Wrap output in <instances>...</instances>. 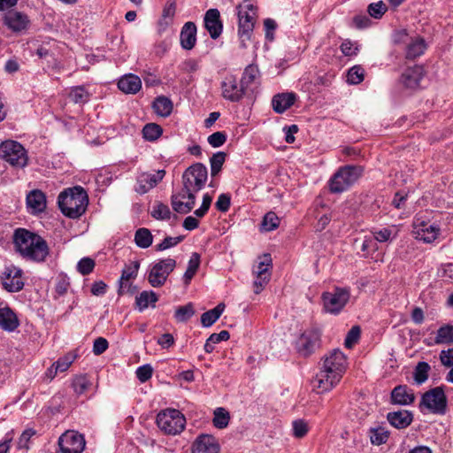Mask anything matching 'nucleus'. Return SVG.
<instances>
[{"mask_svg":"<svg viewBox=\"0 0 453 453\" xmlns=\"http://www.w3.org/2000/svg\"><path fill=\"white\" fill-rule=\"evenodd\" d=\"M320 335L321 332L315 327L303 331L296 342L297 352L305 357L311 356L319 348Z\"/></svg>","mask_w":453,"mask_h":453,"instance_id":"nucleus-12","label":"nucleus"},{"mask_svg":"<svg viewBox=\"0 0 453 453\" xmlns=\"http://www.w3.org/2000/svg\"><path fill=\"white\" fill-rule=\"evenodd\" d=\"M195 314V308L192 303L179 306L174 313V318L178 322H186Z\"/></svg>","mask_w":453,"mask_h":453,"instance_id":"nucleus-40","label":"nucleus"},{"mask_svg":"<svg viewBox=\"0 0 453 453\" xmlns=\"http://www.w3.org/2000/svg\"><path fill=\"white\" fill-rule=\"evenodd\" d=\"M3 23L12 33L20 34L28 29L31 21L26 13L11 10L4 14Z\"/></svg>","mask_w":453,"mask_h":453,"instance_id":"nucleus-17","label":"nucleus"},{"mask_svg":"<svg viewBox=\"0 0 453 453\" xmlns=\"http://www.w3.org/2000/svg\"><path fill=\"white\" fill-rule=\"evenodd\" d=\"M186 418L177 409L166 408L160 411L156 418V424L159 430L166 435H178L186 427Z\"/></svg>","mask_w":453,"mask_h":453,"instance_id":"nucleus-5","label":"nucleus"},{"mask_svg":"<svg viewBox=\"0 0 453 453\" xmlns=\"http://www.w3.org/2000/svg\"><path fill=\"white\" fill-rule=\"evenodd\" d=\"M394 41L396 44L403 46L404 57L408 60L419 58L427 49V43L422 36L410 35L406 30L397 31L394 35Z\"/></svg>","mask_w":453,"mask_h":453,"instance_id":"nucleus-6","label":"nucleus"},{"mask_svg":"<svg viewBox=\"0 0 453 453\" xmlns=\"http://www.w3.org/2000/svg\"><path fill=\"white\" fill-rule=\"evenodd\" d=\"M140 268L139 261H133L128 265H125L121 276L118 281L119 289L118 295L123 296L127 293H134V290H131L132 283L131 280H134L137 277L138 271Z\"/></svg>","mask_w":453,"mask_h":453,"instance_id":"nucleus-18","label":"nucleus"},{"mask_svg":"<svg viewBox=\"0 0 453 453\" xmlns=\"http://www.w3.org/2000/svg\"><path fill=\"white\" fill-rule=\"evenodd\" d=\"M219 445L210 434L199 435L192 444L191 453H219Z\"/></svg>","mask_w":453,"mask_h":453,"instance_id":"nucleus-21","label":"nucleus"},{"mask_svg":"<svg viewBox=\"0 0 453 453\" xmlns=\"http://www.w3.org/2000/svg\"><path fill=\"white\" fill-rule=\"evenodd\" d=\"M222 96L224 98L232 101H239L244 95L245 87L234 75H226L221 83Z\"/></svg>","mask_w":453,"mask_h":453,"instance_id":"nucleus-19","label":"nucleus"},{"mask_svg":"<svg viewBox=\"0 0 453 453\" xmlns=\"http://www.w3.org/2000/svg\"><path fill=\"white\" fill-rule=\"evenodd\" d=\"M73 387L76 394L85 393L90 387V382L85 375H80L74 378Z\"/></svg>","mask_w":453,"mask_h":453,"instance_id":"nucleus-51","label":"nucleus"},{"mask_svg":"<svg viewBox=\"0 0 453 453\" xmlns=\"http://www.w3.org/2000/svg\"><path fill=\"white\" fill-rule=\"evenodd\" d=\"M440 360L444 366L450 367L453 365V349L441 350L440 353Z\"/></svg>","mask_w":453,"mask_h":453,"instance_id":"nucleus-63","label":"nucleus"},{"mask_svg":"<svg viewBox=\"0 0 453 453\" xmlns=\"http://www.w3.org/2000/svg\"><path fill=\"white\" fill-rule=\"evenodd\" d=\"M153 369L150 365H144L137 368L136 377L141 382H146L152 376Z\"/></svg>","mask_w":453,"mask_h":453,"instance_id":"nucleus-58","label":"nucleus"},{"mask_svg":"<svg viewBox=\"0 0 453 453\" xmlns=\"http://www.w3.org/2000/svg\"><path fill=\"white\" fill-rule=\"evenodd\" d=\"M230 203H231L230 196L227 194H221L218 197L215 206L219 211L226 212L229 210Z\"/></svg>","mask_w":453,"mask_h":453,"instance_id":"nucleus-60","label":"nucleus"},{"mask_svg":"<svg viewBox=\"0 0 453 453\" xmlns=\"http://www.w3.org/2000/svg\"><path fill=\"white\" fill-rule=\"evenodd\" d=\"M258 75V69L255 65H248L242 74L241 82L243 84L245 88L255 81Z\"/></svg>","mask_w":453,"mask_h":453,"instance_id":"nucleus-49","label":"nucleus"},{"mask_svg":"<svg viewBox=\"0 0 453 453\" xmlns=\"http://www.w3.org/2000/svg\"><path fill=\"white\" fill-rule=\"evenodd\" d=\"M371 442L374 445L385 443L388 438V433L383 427L371 428L369 431Z\"/></svg>","mask_w":453,"mask_h":453,"instance_id":"nucleus-42","label":"nucleus"},{"mask_svg":"<svg viewBox=\"0 0 453 453\" xmlns=\"http://www.w3.org/2000/svg\"><path fill=\"white\" fill-rule=\"evenodd\" d=\"M347 369V357L343 352L334 349L324 359L320 371L314 378L313 388L322 394L333 389L341 380Z\"/></svg>","mask_w":453,"mask_h":453,"instance_id":"nucleus-2","label":"nucleus"},{"mask_svg":"<svg viewBox=\"0 0 453 453\" xmlns=\"http://www.w3.org/2000/svg\"><path fill=\"white\" fill-rule=\"evenodd\" d=\"M183 236H167L165 237L161 243L157 244L156 246V250L157 251H163L165 250L170 249L172 247L176 246L178 243L182 242Z\"/></svg>","mask_w":453,"mask_h":453,"instance_id":"nucleus-55","label":"nucleus"},{"mask_svg":"<svg viewBox=\"0 0 453 453\" xmlns=\"http://www.w3.org/2000/svg\"><path fill=\"white\" fill-rule=\"evenodd\" d=\"M280 225V218L273 212H267L263 219L261 227L265 231H273Z\"/></svg>","mask_w":453,"mask_h":453,"instance_id":"nucleus-43","label":"nucleus"},{"mask_svg":"<svg viewBox=\"0 0 453 453\" xmlns=\"http://www.w3.org/2000/svg\"><path fill=\"white\" fill-rule=\"evenodd\" d=\"M153 236L147 228H139L134 234L135 244L142 249H147L152 244Z\"/></svg>","mask_w":453,"mask_h":453,"instance_id":"nucleus-33","label":"nucleus"},{"mask_svg":"<svg viewBox=\"0 0 453 453\" xmlns=\"http://www.w3.org/2000/svg\"><path fill=\"white\" fill-rule=\"evenodd\" d=\"M388 8L382 1L372 3L368 5L367 12L372 18L380 19Z\"/></svg>","mask_w":453,"mask_h":453,"instance_id":"nucleus-52","label":"nucleus"},{"mask_svg":"<svg viewBox=\"0 0 453 453\" xmlns=\"http://www.w3.org/2000/svg\"><path fill=\"white\" fill-rule=\"evenodd\" d=\"M204 26L212 39H217L221 35L223 26L218 9H210L206 12Z\"/></svg>","mask_w":453,"mask_h":453,"instance_id":"nucleus-22","label":"nucleus"},{"mask_svg":"<svg viewBox=\"0 0 453 453\" xmlns=\"http://www.w3.org/2000/svg\"><path fill=\"white\" fill-rule=\"evenodd\" d=\"M341 51L344 56L351 57L357 54L358 48L356 42L350 40H344L341 44Z\"/></svg>","mask_w":453,"mask_h":453,"instance_id":"nucleus-56","label":"nucleus"},{"mask_svg":"<svg viewBox=\"0 0 453 453\" xmlns=\"http://www.w3.org/2000/svg\"><path fill=\"white\" fill-rule=\"evenodd\" d=\"M272 258L269 254H264L259 257V262L253 273L255 275L271 276Z\"/></svg>","mask_w":453,"mask_h":453,"instance_id":"nucleus-39","label":"nucleus"},{"mask_svg":"<svg viewBox=\"0 0 453 453\" xmlns=\"http://www.w3.org/2000/svg\"><path fill=\"white\" fill-rule=\"evenodd\" d=\"M361 334L360 327L358 326H354L351 327V329L348 332L347 336L344 341V345L346 348L350 349L353 347L354 344L357 342L359 340Z\"/></svg>","mask_w":453,"mask_h":453,"instance_id":"nucleus-53","label":"nucleus"},{"mask_svg":"<svg viewBox=\"0 0 453 453\" xmlns=\"http://www.w3.org/2000/svg\"><path fill=\"white\" fill-rule=\"evenodd\" d=\"M430 365L426 362H418L413 372V378L418 385H421L428 379Z\"/></svg>","mask_w":453,"mask_h":453,"instance_id":"nucleus-36","label":"nucleus"},{"mask_svg":"<svg viewBox=\"0 0 453 453\" xmlns=\"http://www.w3.org/2000/svg\"><path fill=\"white\" fill-rule=\"evenodd\" d=\"M95 267V261L89 257L81 258L77 265V270L82 275L89 274Z\"/></svg>","mask_w":453,"mask_h":453,"instance_id":"nucleus-54","label":"nucleus"},{"mask_svg":"<svg viewBox=\"0 0 453 453\" xmlns=\"http://www.w3.org/2000/svg\"><path fill=\"white\" fill-rule=\"evenodd\" d=\"M27 205L32 214L42 212L46 208V197L41 190H33L27 196Z\"/></svg>","mask_w":453,"mask_h":453,"instance_id":"nucleus-25","label":"nucleus"},{"mask_svg":"<svg viewBox=\"0 0 453 453\" xmlns=\"http://www.w3.org/2000/svg\"><path fill=\"white\" fill-rule=\"evenodd\" d=\"M118 87L125 94H136L142 88V81L135 74H125L119 79Z\"/></svg>","mask_w":453,"mask_h":453,"instance_id":"nucleus-27","label":"nucleus"},{"mask_svg":"<svg viewBox=\"0 0 453 453\" xmlns=\"http://www.w3.org/2000/svg\"><path fill=\"white\" fill-rule=\"evenodd\" d=\"M75 359V356L72 353H68L63 357H60L57 362L54 363L55 370L52 376H56L58 372H65Z\"/></svg>","mask_w":453,"mask_h":453,"instance_id":"nucleus-46","label":"nucleus"},{"mask_svg":"<svg viewBox=\"0 0 453 453\" xmlns=\"http://www.w3.org/2000/svg\"><path fill=\"white\" fill-rule=\"evenodd\" d=\"M108 342L105 338L98 337L94 341L93 352L98 356L103 354L108 349Z\"/></svg>","mask_w":453,"mask_h":453,"instance_id":"nucleus-61","label":"nucleus"},{"mask_svg":"<svg viewBox=\"0 0 453 453\" xmlns=\"http://www.w3.org/2000/svg\"><path fill=\"white\" fill-rule=\"evenodd\" d=\"M453 342V326L446 325L437 330L435 344H449Z\"/></svg>","mask_w":453,"mask_h":453,"instance_id":"nucleus-35","label":"nucleus"},{"mask_svg":"<svg viewBox=\"0 0 453 453\" xmlns=\"http://www.w3.org/2000/svg\"><path fill=\"white\" fill-rule=\"evenodd\" d=\"M34 434L35 432L32 429L25 430L19 439L18 447L19 449H27V443Z\"/></svg>","mask_w":453,"mask_h":453,"instance_id":"nucleus-64","label":"nucleus"},{"mask_svg":"<svg viewBox=\"0 0 453 453\" xmlns=\"http://www.w3.org/2000/svg\"><path fill=\"white\" fill-rule=\"evenodd\" d=\"M271 276L256 275L254 280V292L259 294L270 280Z\"/></svg>","mask_w":453,"mask_h":453,"instance_id":"nucleus-62","label":"nucleus"},{"mask_svg":"<svg viewBox=\"0 0 453 453\" xmlns=\"http://www.w3.org/2000/svg\"><path fill=\"white\" fill-rule=\"evenodd\" d=\"M237 14L239 19L238 34L242 41V47H245L244 42L250 38L254 28L257 17V7L250 1L245 0L237 6Z\"/></svg>","mask_w":453,"mask_h":453,"instance_id":"nucleus-9","label":"nucleus"},{"mask_svg":"<svg viewBox=\"0 0 453 453\" xmlns=\"http://www.w3.org/2000/svg\"><path fill=\"white\" fill-rule=\"evenodd\" d=\"M200 265V255L194 252L188 263V268L184 273L185 282L188 284L196 273Z\"/></svg>","mask_w":453,"mask_h":453,"instance_id":"nucleus-37","label":"nucleus"},{"mask_svg":"<svg viewBox=\"0 0 453 453\" xmlns=\"http://www.w3.org/2000/svg\"><path fill=\"white\" fill-rule=\"evenodd\" d=\"M180 45L185 50L194 48L196 42V27L193 22H187L182 27L180 35Z\"/></svg>","mask_w":453,"mask_h":453,"instance_id":"nucleus-28","label":"nucleus"},{"mask_svg":"<svg viewBox=\"0 0 453 453\" xmlns=\"http://www.w3.org/2000/svg\"><path fill=\"white\" fill-rule=\"evenodd\" d=\"M0 157L11 165L23 168L27 165L28 156L25 148L18 142L8 140L0 144Z\"/></svg>","mask_w":453,"mask_h":453,"instance_id":"nucleus-10","label":"nucleus"},{"mask_svg":"<svg viewBox=\"0 0 453 453\" xmlns=\"http://www.w3.org/2000/svg\"><path fill=\"white\" fill-rule=\"evenodd\" d=\"M226 160V153L217 152L210 159L211 163V174L216 176L222 168V165Z\"/></svg>","mask_w":453,"mask_h":453,"instance_id":"nucleus-45","label":"nucleus"},{"mask_svg":"<svg viewBox=\"0 0 453 453\" xmlns=\"http://www.w3.org/2000/svg\"><path fill=\"white\" fill-rule=\"evenodd\" d=\"M292 430H293V435L296 438H303L304 437L308 431L309 426L306 421L303 419H296L294 420L292 423Z\"/></svg>","mask_w":453,"mask_h":453,"instance_id":"nucleus-50","label":"nucleus"},{"mask_svg":"<svg viewBox=\"0 0 453 453\" xmlns=\"http://www.w3.org/2000/svg\"><path fill=\"white\" fill-rule=\"evenodd\" d=\"M19 325L17 315L8 306L0 304V328L4 331L12 332Z\"/></svg>","mask_w":453,"mask_h":453,"instance_id":"nucleus-26","label":"nucleus"},{"mask_svg":"<svg viewBox=\"0 0 453 453\" xmlns=\"http://www.w3.org/2000/svg\"><path fill=\"white\" fill-rule=\"evenodd\" d=\"M162 132V127L155 123L147 124L142 129L143 138L147 141H156L160 137Z\"/></svg>","mask_w":453,"mask_h":453,"instance_id":"nucleus-41","label":"nucleus"},{"mask_svg":"<svg viewBox=\"0 0 453 453\" xmlns=\"http://www.w3.org/2000/svg\"><path fill=\"white\" fill-rule=\"evenodd\" d=\"M364 70L359 65L351 67L347 75V81L349 84H359L364 81Z\"/></svg>","mask_w":453,"mask_h":453,"instance_id":"nucleus-48","label":"nucleus"},{"mask_svg":"<svg viewBox=\"0 0 453 453\" xmlns=\"http://www.w3.org/2000/svg\"><path fill=\"white\" fill-rule=\"evenodd\" d=\"M296 98L294 93H281L274 96L272 100L274 111L283 113L295 104Z\"/></svg>","mask_w":453,"mask_h":453,"instance_id":"nucleus-29","label":"nucleus"},{"mask_svg":"<svg viewBox=\"0 0 453 453\" xmlns=\"http://www.w3.org/2000/svg\"><path fill=\"white\" fill-rule=\"evenodd\" d=\"M226 141V135L223 132H215L208 137V142L213 148L222 146Z\"/></svg>","mask_w":453,"mask_h":453,"instance_id":"nucleus-59","label":"nucleus"},{"mask_svg":"<svg viewBox=\"0 0 453 453\" xmlns=\"http://www.w3.org/2000/svg\"><path fill=\"white\" fill-rule=\"evenodd\" d=\"M16 250L27 259L42 262L49 255L46 241L40 235L24 228H18L13 234Z\"/></svg>","mask_w":453,"mask_h":453,"instance_id":"nucleus-3","label":"nucleus"},{"mask_svg":"<svg viewBox=\"0 0 453 453\" xmlns=\"http://www.w3.org/2000/svg\"><path fill=\"white\" fill-rule=\"evenodd\" d=\"M173 107L172 101L164 96L157 97L152 104L155 113L164 118L168 117L172 113Z\"/></svg>","mask_w":453,"mask_h":453,"instance_id":"nucleus-31","label":"nucleus"},{"mask_svg":"<svg viewBox=\"0 0 453 453\" xmlns=\"http://www.w3.org/2000/svg\"><path fill=\"white\" fill-rule=\"evenodd\" d=\"M420 407H425L433 413L443 414L447 407V398L444 391L437 387L422 395Z\"/></svg>","mask_w":453,"mask_h":453,"instance_id":"nucleus-15","label":"nucleus"},{"mask_svg":"<svg viewBox=\"0 0 453 453\" xmlns=\"http://www.w3.org/2000/svg\"><path fill=\"white\" fill-rule=\"evenodd\" d=\"M175 266L176 261L171 257L159 260L154 264L148 275L150 284L154 288L163 286Z\"/></svg>","mask_w":453,"mask_h":453,"instance_id":"nucleus-13","label":"nucleus"},{"mask_svg":"<svg viewBox=\"0 0 453 453\" xmlns=\"http://www.w3.org/2000/svg\"><path fill=\"white\" fill-rule=\"evenodd\" d=\"M207 177L204 165L196 163L189 166L182 175L181 190L172 196L173 209L179 213H188L195 206L196 193L203 188Z\"/></svg>","mask_w":453,"mask_h":453,"instance_id":"nucleus-1","label":"nucleus"},{"mask_svg":"<svg viewBox=\"0 0 453 453\" xmlns=\"http://www.w3.org/2000/svg\"><path fill=\"white\" fill-rule=\"evenodd\" d=\"M412 234L426 243L434 242L441 234V228L435 222H432L427 215L418 213L415 216L412 223Z\"/></svg>","mask_w":453,"mask_h":453,"instance_id":"nucleus-8","label":"nucleus"},{"mask_svg":"<svg viewBox=\"0 0 453 453\" xmlns=\"http://www.w3.org/2000/svg\"><path fill=\"white\" fill-rule=\"evenodd\" d=\"M374 241L380 242H386L392 238V230L390 228L375 229L372 231Z\"/></svg>","mask_w":453,"mask_h":453,"instance_id":"nucleus-57","label":"nucleus"},{"mask_svg":"<svg viewBox=\"0 0 453 453\" xmlns=\"http://www.w3.org/2000/svg\"><path fill=\"white\" fill-rule=\"evenodd\" d=\"M85 444L84 436L74 431H66L58 439L62 453H82Z\"/></svg>","mask_w":453,"mask_h":453,"instance_id":"nucleus-16","label":"nucleus"},{"mask_svg":"<svg viewBox=\"0 0 453 453\" xmlns=\"http://www.w3.org/2000/svg\"><path fill=\"white\" fill-rule=\"evenodd\" d=\"M425 74V70L422 65H414L407 68L401 76V82L408 88H415L419 85Z\"/></svg>","mask_w":453,"mask_h":453,"instance_id":"nucleus-23","label":"nucleus"},{"mask_svg":"<svg viewBox=\"0 0 453 453\" xmlns=\"http://www.w3.org/2000/svg\"><path fill=\"white\" fill-rule=\"evenodd\" d=\"M69 97L75 104H83L88 100L89 94L83 87H75L71 90Z\"/></svg>","mask_w":453,"mask_h":453,"instance_id":"nucleus-47","label":"nucleus"},{"mask_svg":"<svg viewBox=\"0 0 453 453\" xmlns=\"http://www.w3.org/2000/svg\"><path fill=\"white\" fill-rule=\"evenodd\" d=\"M224 310L225 304L220 303L215 308L203 313L201 316V323L203 326L209 327L213 325L221 316Z\"/></svg>","mask_w":453,"mask_h":453,"instance_id":"nucleus-32","label":"nucleus"},{"mask_svg":"<svg viewBox=\"0 0 453 453\" xmlns=\"http://www.w3.org/2000/svg\"><path fill=\"white\" fill-rule=\"evenodd\" d=\"M0 284L8 292H19L24 285L23 271L13 265H6L0 274Z\"/></svg>","mask_w":453,"mask_h":453,"instance_id":"nucleus-14","label":"nucleus"},{"mask_svg":"<svg viewBox=\"0 0 453 453\" xmlns=\"http://www.w3.org/2000/svg\"><path fill=\"white\" fill-rule=\"evenodd\" d=\"M349 290L342 288H335L332 292L324 293L322 300L325 311L338 314L349 302Z\"/></svg>","mask_w":453,"mask_h":453,"instance_id":"nucleus-11","label":"nucleus"},{"mask_svg":"<svg viewBox=\"0 0 453 453\" xmlns=\"http://www.w3.org/2000/svg\"><path fill=\"white\" fill-rule=\"evenodd\" d=\"M361 166L346 165L341 167L330 179L329 187L333 193H342L351 187L363 174Z\"/></svg>","mask_w":453,"mask_h":453,"instance_id":"nucleus-7","label":"nucleus"},{"mask_svg":"<svg viewBox=\"0 0 453 453\" xmlns=\"http://www.w3.org/2000/svg\"><path fill=\"white\" fill-rule=\"evenodd\" d=\"M388 422L398 429L405 428L412 421V414L405 410L389 412L387 416Z\"/></svg>","mask_w":453,"mask_h":453,"instance_id":"nucleus-30","label":"nucleus"},{"mask_svg":"<svg viewBox=\"0 0 453 453\" xmlns=\"http://www.w3.org/2000/svg\"><path fill=\"white\" fill-rule=\"evenodd\" d=\"M165 170H158L155 173H142L137 176L135 191L143 195L156 187L165 177Z\"/></svg>","mask_w":453,"mask_h":453,"instance_id":"nucleus-20","label":"nucleus"},{"mask_svg":"<svg viewBox=\"0 0 453 453\" xmlns=\"http://www.w3.org/2000/svg\"><path fill=\"white\" fill-rule=\"evenodd\" d=\"M171 211L166 204L157 203L151 211V216L156 219L165 220L171 218Z\"/></svg>","mask_w":453,"mask_h":453,"instance_id":"nucleus-44","label":"nucleus"},{"mask_svg":"<svg viewBox=\"0 0 453 453\" xmlns=\"http://www.w3.org/2000/svg\"><path fill=\"white\" fill-rule=\"evenodd\" d=\"M58 203L65 216L78 219L86 211L88 197L82 187L75 186L62 191L58 195Z\"/></svg>","mask_w":453,"mask_h":453,"instance_id":"nucleus-4","label":"nucleus"},{"mask_svg":"<svg viewBox=\"0 0 453 453\" xmlns=\"http://www.w3.org/2000/svg\"><path fill=\"white\" fill-rule=\"evenodd\" d=\"M415 400L413 390L406 385H399L391 392V401L395 404L409 405Z\"/></svg>","mask_w":453,"mask_h":453,"instance_id":"nucleus-24","label":"nucleus"},{"mask_svg":"<svg viewBox=\"0 0 453 453\" xmlns=\"http://www.w3.org/2000/svg\"><path fill=\"white\" fill-rule=\"evenodd\" d=\"M157 301V296L153 291H143L136 296L135 302L140 311H143L149 307L150 304H154Z\"/></svg>","mask_w":453,"mask_h":453,"instance_id":"nucleus-34","label":"nucleus"},{"mask_svg":"<svg viewBox=\"0 0 453 453\" xmlns=\"http://www.w3.org/2000/svg\"><path fill=\"white\" fill-rule=\"evenodd\" d=\"M230 415L224 408H217L214 411V417L212 423L215 427L219 429L226 428L228 426Z\"/></svg>","mask_w":453,"mask_h":453,"instance_id":"nucleus-38","label":"nucleus"}]
</instances>
